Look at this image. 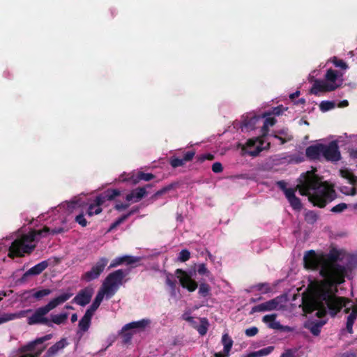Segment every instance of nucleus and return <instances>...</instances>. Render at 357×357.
I'll return each mask as SVG.
<instances>
[{"label":"nucleus","instance_id":"44","mask_svg":"<svg viewBox=\"0 0 357 357\" xmlns=\"http://www.w3.org/2000/svg\"><path fill=\"white\" fill-rule=\"evenodd\" d=\"M321 75L320 69H315L312 70L308 76L310 82L314 83L315 79H319L317 77Z\"/></svg>","mask_w":357,"mask_h":357},{"label":"nucleus","instance_id":"9","mask_svg":"<svg viewBox=\"0 0 357 357\" xmlns=\"http://www.w3.org/2000/svg\"><path fill=\"white\" fill-rule=\"evenodd\" d=\"M269 145L270 142L265 140L264 137L250 139L245 145L242 146V151L243 154L255 156L262 150L268 149Z\"/></svg>","mask_w":357,"mask_h":357},{"label":"nucleus","instance_id":"48","mask_svg":"<svg viewBox=\"0 0 357 357\" xmlns=\"http://www.w3.org/2000/svg\"><path fill=\"white\" fill-rule=\"evenodd\" d=\"M324 323L325 321H319V322L316 323L315 326L311 328V332L314 335H317L319 333V328L321 327Z\"/></svg>","mask_w":357,"mask_h":357},{"label":"nucleus","instance_id":"53","mask_svg":"<svg viewBox=\"0 0 357 357\" xmlns=\"http://www.w3.org/2000/svg\"><path fill=\"white\" fill-rule=\"evenodd\" d=\"M127 217H128V215H123V216L121 217L120 218H119L115 222H114L111 225L109 230L112 229L113 228L116 227V226H118L119 225L122 223L127 218Z\"/></svg>","mask_w":357,"mask_h":357},{"label":"nucleus","instance_id":"5","mask_svg":"<svg viewBox=\"0 0 357 357\" xmlns=\"http://www.w3.org/2000/svg\"><path fill=\"white\" fill-rule=\"evenodd\" d=\"M343 73L328 68L323 79H315L310 90V93L319 96L321 93L336 90L343 84Z\"/></svg>","mask_w":357,"mask_h":357},{"label":"nucleus","instance_id":"60","mask_svg":"<svg viewBox=\"0 0 357 357\" xmlns=\"http://www.w3.org/2000/svg\"><path fill=\"white\" fill-rule=\"evenodd\" d=\"M351 156L354 158V159H357V149L356 150H352L351 151V153H350Z\"/></svg>","mask_w":357,"mask_h":357},{"label":"nucleus","instance_id":"64","mask_svg":"<svg viewBox=\"0 0 357 357\" xmlns=\"http://www.w3.org/2000/svg\"><path fill=\"white\" fill-rule=\"evenodd\" d=\"M354 208L355 209H357V203H356V204H355L354 205Z\"/></svg>","mask_w":357,"mask_h":357},{"label":"nucleus","instance_id":"56","mask_svg":"<svg viewBox=\"0 0 357 357\" xmlns=\"http://www.w3.org/2000/svg\"><path fill=\"white\" fill-rule=\"evenodd\" d=\"M280 357H295L294 353L291 350H287L284 352Z\"/></svg>","mask_w":357,"mask_h":357},{"label":"nucleus","instance_id":"61","mask_svg":"<svg viewBox=\"0 0 357 357\" xmlns=\"http://www.w3.org/2000/svg\"><path fill=\"white\" fill-rule=\"evenodd\" d=\"M300 92L298 91H296L295 93H291L290 96H289V98L290 99H294V98L296 97H298V95H299Z\"/></svg>","mask_w":357,"mask_h":357},{"label":"nucleus","instance_id":"3","mask_svg":"<svg viewBox=\"0 0 357 357\" xmlns=\"http://www.w3.org/2000/svg\"><path fill=\"white\" fill-rule=\"evenodd\" d=\"M64 227H56L50 229L45 227L40 231H31L26 234L18 236L11 243L8 238L0 241V252H6L8 248V256L22 257L26 253H30L36 247L38 236H46L49 234H57L68 231Z\"/></svg>","mask_w":357,"mask_h":357},{"label":"nucleus","instance_id":"46","mask_svg":"<svg viewBox=\"0 0 357 357\" xmlns=\"http://www.w3.org/2000/svg\"><path fill=\"white\" fill-rule=\"evenodd\" d=\"M171 165L173 167H181L182 165H183L185 163H184V160L182 159H180V158H172L171 160Z\"/></svg>","mask_w":357,"mask_h":357},{"label":"nucleus","instance_id":"63","mask_svg":"<svg viewBox=\"0 0 357 357\" xmlns=\"http://www.w3.org/2000/svg\"><path fill=\"white\" fill-rule=\"evenodd\" d=\"M77 320V316L76 314H73L72 316H71V321L72 322H75Z\"/></svg>","mask_w":357,"mask_h":357},{"label":"nucleus","instance_id":"15","mask_svg":"<svg viewBox=\"0 0 357 357\" xmlns=\"http://www.w3.org/2000/svg\"><path fill=\"white\" fill-rule=\"evenodd\" d=\"M154 178V176L149 173H143L141 172H134L128 174H123L120 176L119 180L122 181H130L133 184L138 183L141 180L150 181Z\"/></svg>","mask_w":357,"mask_h":357},{"label":"nucleus","instance_id":"58","mask_svg":"<svg viewBox=\"0 0 357 357\" xmlns=\"http://www.w3.org/2000/svg\"><path fill=\"white\" fill-rule=\"evenodd\" d=\"M128 206H129V204H116L115 206V208L117 210H123V209L126 208Z\"/></svg>","mask_w":357,"mask_h":357},{"label":"nucleus","instance_id":"47","mask_svg":"<svg viewBox=\"0 0 357 357\" xmlns=\"http://www.w3.org/2000/svg\"><path fill=\"white\" fill-rule=\"evenodd\" d=\"M75 220L82 227H86L88 223L86 220L84 218V216L83 214H79V215H77L75 218Z\"/></svg>","mask_w":357,"mask_h":357},{"label":"nucleus","instance_id":"19","mask_svg":"<svg viewBox=\"0 0 357 357\" xmlns=\"http://www.w3.org/2000/svg\"><path fill=\"white\" fill-rule=\"evenodd\" d=\"M221 342L223 345V351L215 353L214 357H229L233 346V340L227 333H225L222 337Z\"/></svg>","mask_w":357,"mask_h":357},{"label":"nucleus","instance_id":"22","mask_svg":"<svg viewBox=\"0 0 357 357\" xmlns=\"http://www.w3.org/2000/svg\"><path fill=\"white\" fill-rule=\"evenodd\" d=\"M285 196L294 209L300 210L301 208L302 204L300 199L295 196V190L294 189H286Z\"/></svg>","mask_w":357,"mask_h":357},{"label":"nucleus","instance_id":"57","mask_svg":"<svg viewBox=\"0 0 357 357\" xmlns=\"http://www.w3.org/2000/svg\"><path fill=\"white\" fill-rule=\"evenodd\" d=\"M278 185L284 191V193L285 194V190L287 189L286 188V183L284 181H279L278 182Z\"/></svg>","mask_w":357,"mask_h":357},{"label":"nucleus","instance_id":"38","mask_svg":"<svg viewBox=\"0 0 357 357\" xmlns=\"http://www.w3.org/2000/svg\"><path fill=\"white\" fill-rule=\"evenodd\" d=\"M335 107V103L333 101H322L319 104V108L323 112H328Z\"/></svg>","mask_w":357,"mask_h":357},{"label":"nucleus","instance_id":"55","mask_svg":"<svg viewBox=\"0 0 357 357\" xmlns=\"http://www.w3.org/2000/svg\"><path fill=\"white\" fill-rule=\"evenodd\" d=\"M213 159V155L212 154L208 153V154H204L199 156V160L200 161H204L205 160H211Z\"/></svg>","mask_w":357,"mask_h":357},{"label":"nucleus","instance_id":"59","mask_svg":"<svg viewBox=\"0 0 357 357\" xmlns=\"http://www.w3.org/2000/svg\"><path fill=\"white\" fill-rule=\"evenodd\" d=\"M348 105H349L348 101L344 100H342L339 102L338 107H344L348 106Z\"/></svg>","mask_w":357,"mask_h":357},{"label":"nucleus","instance_id":"8","mask_svg":"<svg viewBox=\"0 0 357 357\" xmlns=\"http://www.w3.org/2000/svg\"><path fill=\"white\" fill-rule=\"evenodd\" d=\"M119 195H120V191L118 190H108L105 191L96 198L94 204L89 205L87 210V215L92 216L99 214L102 211L101 206H103L107 201L112 200Z\"/></svg>","mask_w":357,"mask_h":357},{"label":"nucleus","instance_id":"54","mask_svg":"<svg viewBox=\"0 0 357 357\" xmlns=\"http://www.w3.org/2000/svg\"><path fill=\"white\" fill-rule=\"evenodd\" d=\"M195 155L194 152L190 151L185 154L183 160H184V163H185L188 161H190L192 159L193 156Z\"/></svg>","mask_w":357,"mask_h":357},{"label":"nucleus","instance_id":"62","mask_svg":"<svg viewBox=\"0 0 357 357\" xmlns=\"http://www.w3.org/2000/svg\"><path fill=\"white\" fill-rule=\"evenodd\" d=\"M349 54H351V56H356L357 59V47L356 48V50L354 51H353V50L350 51Z\"/></svg>","mask_w":357,"mask_h":357},{"label":"nucleus","instance_id":"18","mask_svg":"<svg viewBox=\"0 0 357 357\" xmlns=\"http://www.w3.org/2000/svg\"><path fill=\"white\" fill-rule=\"evenodd\" d=\"M262 321L270 328H272L274 330L286 331V332H289V331H291L290 327L281 325L280 323L276 320L275 314H272L265 315L263 317Z\"/></svg>","mask_w":357,"mask_h":357},{"label":"nucleus","instance_id":"12","mask_svg":"<svg viewBox=\"0 0 357 357\" xmlns=\"http://www.w3.org/2000/svg\"><path fill=\"white\" fill-rule=\"evenodd\" d=\"M108 263L106 258L100 259L91 268L90 271L84 273L82 276V280L89 282L95 279H97L101 273L104 271L105 266Z\"/></svg>","mask_w":357,"mask_h":357},{"label":"nucleus","instance_id":"37","mask_svg":"<svg viewBox=\"0 0 357 357\" xmlns=\"http://www.w3.org/2000/svg\"><path fill=\"white\" fill-rule=\"evenodd\" d=\"M328 62H331L334 64L335 67L340 68L343 70H347L348 68L347 64L343 60L340 59L336 56H334L328 59Z\"/></svg>","mask_w":357,"mask_h":357},{"label":"nucleus","instance_id":"14","mask_svg":"<svg viewBox=\"0 0 357 357\" xmlns=\"http://www.w3.org/2000/svg\"><path fill=\"white\" fill-rule=\"evenodd\" d=\"M175 275L183 288L191 292L195 291L197 288V283L192 278V275L190 273L182 269H176Z\"/></svg>","mask_w":357,"mask_h":357},{"label":"nucleus","instance_id":"25","mask_svg":"<svg viewBox=\"0 0 357 357\" xmlns=\"http://www.w3.org/2000/svg\"><path fill=\"white\" fill-rule=\"evenodd\" d=\"M50 294L51 290L48 289H43L38 291L31 289L24 292L23 296L25 298H34L36 299H40L41 298L48 296Z\"/></svg>","mask_w":357,"mask_h":357},{"label":"nucleus","instance_id":"20","mask_svg":"<svg viewBox=\"0 0 357 357\" xmlns=\"http://www.w3.org/2000/svg\"><path fill=\"white\" fill-rule=\"evenodd\" d=\"M323 153L324 144L319 142L310 146L306 149V155L310 159H320L323 158Z\"/></svg>","mask_w":357,"mask_h":357},{"label":"nucleus","instance_id":"7","mask_svg":"<svg viewBox=\"0 0 357 357\" xmlns=\"http://www.w3.org/2000/svg\"><path fill=\"white\" fill-rule=\"evenodd\" d=\"M52 337V335L50 334L46 335L22 347L20 349L21 352H29V354L22 355L20 357H38L46 349V345L44 344V342L50 340Z\"/></svg>","mask_w":357,"mask_h":357},{"label":"nucleus","instance_id":"1","mask_svg":"<svg viewBox=\"0 0 357 357\" xmlns=\"http://www.w3.org/2000/svg\"><path fill=\"white\" fill-rule=\"evenodd\" d=\"M305 268L319 270L323 280L311 281L307 293L303 297V310L315 311L318 317L328 312L335 316L344 308L347 317V330L353 333V324L357 318V303L344 297L335 295L337 286L344 282L347 270L357 268V255L343 250L333 249L328 255L319 251L309 250L303 257Z\"/></svg>","mask_w":357,"mask_h":357},{"label":"nucleus","instance_id":"30","mask_svg":"<svg viewBox=\"0 0 357 357\" xmlns=\"http://www.w3.org/2000/svg\"><path fill=\"white\" fill-rule=\"evenodd\" d=\"M274 349L273 346H268L257 351L252 352L244 357H262L270 354Z\"/></svg>","mask_w":357,"mask_h":357},{"label":"nucleus","instance_id":"17","mask_svg":"<svg viewBox=\"0 0 357 357\" xmlns=\"http://www.w3.org/2000/svg\"><path fill=\"white\" fill-rule=\"evenodd\" d=\"M184 319L188 321L192 326L197 329L201 335L206 333L208 327V322L205 318H194L185 314H183Z\"/></svg>","mask_w":357,"mask_h":357},{"label":"nucleus","instance_id":"34","mask_svg":"<svg viewBox=\"0 0 357 357\" xmlns=\"http://www.w3.org/2000/svg\"><path fill=\"white\" fill-rule=\"evenodd\" d=\"M91 320V318H90L84 314L79 323V330L83 332L86 331L90 326Z\"/></svg>","mask_w":357,"mask_h":357},{"label":"nucleus","instance_id":"16","mask_svg":"<svg viewBox=\"0 0 357 357\" xmlns=\"http://www.w3.org/2000/svg\"><path fill=\"white\" fill-rule=\"evenodd\" d=\"M323 158L330 161H337L340 159V152L336 142L324 144Z\"/></svg>","mask_w":357,"mask_h":357},{"label":"nucleus","instance_id":"35","mask_svg":"<svg viewBox=\"0 0 357 357\" xmlns=\"http://www.w3.org/2000/svg\"><path fill=\"white\" fill-rule=\"evenodd\" d=\"M253 289L259 291L261 294H267L272 291V288L268 283H260L253 287Z\"/></svg>","mask_w":357,"mask_h":357},{"label":"nucleus","instance_id":"36","mask_svg":"<svg viewBox=\"0 0 357 357\" xmlns=\"http://www.w3.org/2000/svg\"><path fill=\"white\" fill-rule=\"evenodd\" d=\"M166 284L170 288L172 295L176 296V281L174 280L173 275L167 274L166 275Z\"/></svg>","mask_w":357,"mask_h":357},{"label":"nucleus","instance_id":"6","mask_svg":"<svg viewBox=\"0 0 357 357\" xmlns=\"http://www.w3.org/2000/svg\"><path fill=\"white\" fill-rule=\"evenodd\" d=\"M72 296L73 294L65 292L53 298L46 305L38 308L34 313L29 317L28 324L29 325L40 324L50 326V320L46 315L50 311L68 301Z\"/></svg>","mask_w":357,"mask_h":357},{"label":"nucleus","instance_id":"2","mask_svg":"<svg viewBox=\"0 0 357 357\" xmlns=\"http://www.w3.org/2000/svg\"><path fill=\"white\" fill-rule=\"evenodd\" d=\"M297 188L301 195L307 196L314 206L321 208L332 202L336 197L333 186L326 181H322L314 170L301 174Z\"/></svg>","mask_w":357,"mask_h":357},{"label":"nucleus","instance_id":"50","mask_svg":"<svg viewBox=\"0 0 357 357\" xmlns=\"http://www.w3.org/2000/svg\"><path fill=\"white\" fill-rule=\"evenodd\" d=\"M287 108L283 106H278L273 109L272 114L274 115H280L283 113Z\"/></svg>","mask_w":357,"mask_h":357},{"label":"nucleus","instance_id":"51","mask_svg":"<svg viewBox=\"0 0 357 357\" xmlns=\"http://www.w3.org/2000/svg\"><path fill=\"white\" fill-rule=\"evenodd\" d=\"M212 170L215 173H220L222 171V164L220 162H215L212 165Z\"/></svg>","mask_w":357,"mask_h":357},{"label":"nucleus","instance_id":"24","mask_svg":"<svg viewBox=\"0 0 357 357\" xmlns=\"http://www.w3.org/2000/svg\"><path fill=\"white\" fill-rule=\"evenodd\" d=\"M31 310H22L16 313H6L0 316V324L16 319L26 317Z\"/></svg>","mask_w":357,"mask_h":357},{"label":"nucleus","instance_id":"45","mask_svg":"<svg viewBox=\"0 0 357 357\" xmlns=\"http://www.w3.org/2000/svg\"><path fill=\"white\" fill-rule=\"evenodd\" d=\"M347 208V205L344 203L339 204L331 208V211L334 213H340Z\"/></svg>","mask_w":357,"mask_h":357},{"label":"nucleus","instance_id":"23","mask_svg":"<svg viewBox=\"0 0 357 357\" xmlns=\"http://www.w3.org/2000/svg\"><path fill=\"white\" fill-rule=\"evenodd\" d=\"M146 194L145 188H137L131 192L126 196V201L128 202H137Z\"/></svg>","mask_w":357,"mask_h":357},{"label":"nucleus","instance_id":"42","mask_svg":"<svg viewBox=\"0 0 357 357\" xmlns=\"http://www.w3.org/2000/svg\"><path fill=\"white\" fill-rule=\"evenodd\" d=\"M172 188V185H168L167 187L163 188L162 189L158 190L156 192L152 197L151 199L155 201L160 196L162 195L163 194H165L168 191H169Z\"/></svg>","mask_w":357,"mask_h":357},{"label":"nucleus","instance_id":"13","mask_svg":"<svg viewBox=\"0 0 357 357\" xmlns=\"http://www.w3.org/2000/svg\"><path fill=\"white\" fill-rule=\"evenodd\" d=\"M150 321L148 319H142L137 321L129 323L123 326L121 333L125 336L126 340L130 339L133 333L144 330Z\"/></svg>","mask_w":357,"mask_h":357},{"label":"nucleus","instance_id":"27","mask_svg":"<svg viewBox=\"0 0 357 357\" xmlns=\"http://www.w3.org/2000/svg\"><path fill=\"white\" fill-rule=\"evenodd\" d=\"M67 345V342L66 339H62L52 345L49 348L46 353L47 357H53L59 351L63 349Z\"/></svg>","mask_w":357,"mask_h":357},{"label":"nucleus","instance_id":"11","mask_svg":"<svg viewBox=\"0 0 357 357\" xmlns=\"http://www.w3.org/2000/svg\"><path fill=\"white\" fill-rule=\"evenodd\" d=\"M84 203V201L82 200L80 197H75L71 201L66 202L58 206L54 210L58 213H61L59 216L61 222L64 224L66 222V218L64 215L77 211L78 208L82 207Z\"/></svg>","mask_w":357,"mask_h":357},{"label":"nucleus","instance_id":"21","mask_svg":"<svg viewBox=\"0 0 357 357\" xmlns=\"http://www.w3.org/2000/svg\"><path fill=\"white\" fill-rule=\"evenodd\" d=\"M93 294L92 289H85L77 294L74 298V301L82 306H84L89 303Z\"/></svg>","mask_w":357,"mask_h":357},{"label":"nucleus","instance_id":"26","mask_svg":"<svg viewBox=\"0 0 357 357\" xmlns=\"http://www.w3.org/2000/svg\"><path fill=\"white\" fill-rule=\"evenodd\" d=\"M139 261V259L137 257H134L132 256H123V257H119L114 259L112 262L110 264V267H116L119 265H121L122 264H134Z\"/></svg>","mask_w":357,"mask_h":357},{"label":"nucleus","instance_id":"43","mask_svg":"<svg viewBox=\"0 0 357 357\" xmlns=\"http://www.w3.org/2000/svg\"><path fill=\"white\" fill-rule=\"evenodd\" d=\"M190 253L188 250H182L178 257V260L182 262L186 261L190 259Z\"/></svg>","mask_w":357,"mask_h":357},{"label":"nucleus","instance_id":"49","mask_svg":"<svg viewBox=\"0 0 357 357\" xmlns=\"http://www.w3.org/2000/svg\"><path fill=\"white\" fill-rule=\"evenodd\" d=\"M258 332V329L257 327H251L245 330L246 335L249 337H252L255 335Z\"/></svg>","mask_w":357,"mask_h":357},{"label":"nucleus","instance_id":"40","mask_svg":"<svg viewBox=\"0 0 357 357\" xmlns=\"http://www.w3.org/2000/svg\"><path fill=\"white\" fill-rule=\"evenodd\" d=\"M305 219L308 223L313 224L317 220L318 215L314 211H308L305 215Z\"/></svg>","mask_w":357,"mask_h":357},{"label":"nucleus","instance_id":"33","mask_svg":"<svg viewBox=\"0 0 357 357\" xmlns=\"http://www.w3.org/2000/svg\"><path fill=\"white\" fill-rule=\"evenodd\" d=\"M68 318V314L67 313H60L57 314H52L50 323L53 322L56 324H61L66 321V320Z\"/></svg>","mask_w":357,"mask_h":357},{"label":"nucleus","instance_id":"28","mask_svg":"<svg viewBox=\"0 0 357 357\" xmlns=\"http://www.w3.org/2000/svg\"><path fill=\"white\" fill-rule=\"evenodd\" d=\"M260 120V116H252L250 118L247 117L246 119L243 120L241 128L243 130H252L255 128V124Z\"/></svg>","mask_w":357,"mask_h":357},{"label":"nucleus","instance_id":"52","mask_svg":"<svg viewBox=\"0 0 357 357\" xmlns=\"http://www.w3.org/2000/svg\"><path fill=\"white\" fill-rule=\"evenodd\" d=\"M282 134L284 135V137L278 136V135H275L274 136V137L275 139H277L280 141L281 144H284L285 142H287V140H289L291 139L290 136L288 135L287 134L284 133V132H282Z\"/></svg>","mask_w":357,"mask_h":357},{"label":"nucleus","instance_id":"4","mask_svg":"<svg viewBox=\"0 0 357 357\" xmlns=\"http://www.w3.org/2000/svg\"><path fill=\"white\" fill-rule=\"evenodd\" d=\"M124 276L125 274L121 270H117L110 273L103 281L93 303L84 314L92 318L103 299H109L115 294L119 287L122 284Z\"/></svg>","mask_w":357,"mask_h":357},{"label":"nucleus","instance_id":"39","mask_svg":"<svg viewBox=\"0 0 357 357\" xmlns=\"http://www.w3.org/2000/svg\"><path fill=\"white\" fill-rule=\"evenodd\" d=\"M197 271L199 275L209 276L211 275L210 271L207 268L206 264H199L196 266Z\"/></svg>","mask_w":357,"mask_h":357},{"label":"nucleus","instance_id":"29","mask_svg":"<svg viewBox=\"0 0 357 357\" xmlns=\"http://www.w3.org/2000/svg\"><path fill=\"white\" fill-rule=\"evenodd\" d=\"M47 262L43 261L29 269L26 272L25 275H38L47 267Z\"/></svg>","mask_w":357,"mask_h":357},{"label":"nucleus","instance_id":"31","mask_svg":"<svg viewBox=\"0 0 357 357\" xmlns=\"http://www.w3.org/2000/svg\"><path fill=\"white\" fill-rule=\"evenodd\" d=\"M264 125L262 127V133L263 135H266L268 132L269 128L272 127L275 123V120L274 117L271 116L270 114L264 115Z\"/></svg>","mask_w":357,"mask_h":357},{"label":"nucleus","instance_id":"41","mask_svg":"<svg viewBox=\"0 0 357 357\" xmlns=\"http://www.w3.org/2000/svg\"><path fill=\"white\" fill-rule=\"evenodd\" d=\"M211 288L208 284L206 283H201L199 288V294L204 297L208 296Z\"/></svg>","mask_w":357,"mask_h":357},{"label":"nucleus","instance_id":"32","mask_svg":"<svg viewBox=\"0 0 357 357\" xmlns=\"http://www.w3.org/2000/svg\"><path fill=\"white\" fill-rule=\"evenodd\" d=\"M340 174L342 177L347 179L351 184H354L357 181V177L347 169H340Z\"/></svg>","mask_w":357,"mask_h":357},{"label":"nucleus","instance_id":"10","mask_svg":"<svg viewBox=\"0 0 357 357\" xmlns=\"http://www.w3.org/2000/svg\"><path fill=\"white\" fill-rule=\"evenodd\" d=\"M287 302V298L286 296H278L273 299L253 307L252 312L280 310L285 307Z\"/></svg>","mask_w":357,"mask_h":357}]
</instances>
